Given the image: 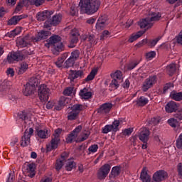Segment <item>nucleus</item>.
I'll use <instances>...</instances> for the list:
<instances>
[{"mask_svg":"<svg viewBox=\"0 0 182 182\" xmlns=\"http://www.w3.org/2000/svg\"><path fill=\"white\" fill-rule=\"evenodd\" d=\"M32 136H33V128L26 129L23 135L21 136L20 146H21V147H26L29 146V144H31V137H32Z\"/></svg>","mask_w":182,"mask_h":182,"instance_id":"4","label":"nucleus"},{"mask_svg":"<svg viewBox=\"0 0 182 182\" xmlns=\"http://www.w3.org/2000/svg\"><path fill=\"white\" fill-rule=\"evenodd\" d=\"M75 62H76L74 59L70 57L64 63L65 68H72L75 65Z\"/></svg>","mask_w":182,"mask_h":182,"instance_id":"51","label":"nucleus"},{"mask_svg":"<svg viewBox=\"0 0 182 182\" xmlns=\"http://www.w3.org/2000/svg\"><path fill=\"white\" fill-rule=\"evenodd\" d=\"M79 117V114L76 112H74V111H71L68 112L67 119L68 120H76Z\"/></svg>","mask_w":182,"mask_h":182,"instance_id":"43","label":"nucleus"},{"mask_svg":"<svg viewBox=\"0 0 182 182\" xmlns=\"http://www.w3.org/2000/svg\"><path fill=\"white\" fill-rule=\"evenodd\" d=\"M145 31H138L136 33H132L127 42H129V43H133V42H134L135 41H137V39H139V38H141V36H143V35H144Z\"/></svg>","mask_w":182,"mask_h":182,"instance_id":"25","label":"nucleus"},{"mask_svg":"<svg viewBox=\"0 0 182 182\" xmlns=\"http://www.w3.org/2000/svg\"><path fill=\"white\" fill-rule=\"evenodd\" d=\"M25 4H26V5H28V1H26V0H21L17 4V6L16 7V12H19L21 11V9H22V8H23V5H25Z\"/></svg>","mask_w":182,"mask_h":182,"instance_id":"46","label":"nucleus"},{"mask_svg":"<svg viewBox=\"0 0 182 182\" xmlns=\"http://www.w3.org/2000/svg\"><path fill=\"white\" fill-rule=\"evenodd\" d=\"M50 90L48 89V85L43 84L38 88V97L41 102H48L49 100V92Z\"/></svg>","mask_w":182,"mask_h":182,"instance_id":"5","label":"nucleus"},{"mask_svg":"<svg viewBox=\"0 0 182 182\" xmlns=\"http://www.w3.org/2000/svg\"><path fill=\"white\" fill-rule=\"evenodd\" d=\"M70 44L68 46V48H75L76 43L79 42V37L70 36Z\"/></svg>","mask_w":182,"mask_h":182,"instance_id":"40","label":"nucleus"},{"mask_svg":"<svg viewBox=\"0 0 182 182\" xmlns=\"http://www.w3.org/2000/svg\"><path fill=\"white\" fill-rule=\"evenodd\" d=\"M176 70L175 63L170 64L166 67V72L169 76H173L176 73Z\"/></svg>","mask_w":182,"mask_h":182,"instance_id":"33","label":"nucleus"},{"mask_svg":"<svg viewBox=\"0 0 182 182\" xmlns=\"http://www.w3.org/2000/svg\"><path fill=\"white\" fill-rule=\"evenodd\" d=\"M140 178L142 182H154L151 181V177L147 173V168L144 167L141 172Z\"/></svg>","mask_w":182,"mask_h":182,"instance_id":"21","label":"nucleus"},{"mask_svg":"<svg viewBox=\"0 0 182 182\" xmlns=\"http://www.w3.org/2000/svg\"><path fill=\"white\" fill-rule=\"evenodd\" d=\"M112 128V132H116L119 130V126H120V120H114L112 124H109Z\"/></svg>","mask_w":182,"mask_h":182,"instance_id":"48","label":"nucleus"},{"mask_svg":"<svg viewBox=\"0 0 182 182\" xmlns=\"http://www.w3.org/2000/svg\"><path fill=\"white\" fill-rule=\"evenodd\" d=\"M160 120H161V118H160V117H156L151 118V120L149 121V123L152 126H156V124H159L160 123Z\"/></svg>","mask_w":182,"mask_h":182,"instance_id":"50","label":"nucleus"},{"mask_svg":"<svg viewBox=\"0 0 182 182\" xmlns=\"http://www.w3.org/2000/svg\"><path fill=\"white\" fill-rule=\"evenodd\" d=\"M149 19L151 23L152 22H159V21H161L162 19L161 14L160 12H153L151 11L149 14Z\"/></svg>","mask_w":182,"mask_h":182,"instance_id":"22","label":"nucleus"},{"mask_svg":"<svg viewBox=\"0 0 182 182\" xmlns=\"http://www.w3.org/2000/svg\"><path fill=\"white\" fill-rule=\"evenodd\" d=\"M178 176L179 178H182V163H179L177 166Z\"/></svg>","mask_w":182,"mask_h":182,"instance_id":"64","label":"nucleus"},{"mask_svg":"<svg viewBox=\"0 0 182 182\" xmlns=\"http://www.w3.org/2000/svg\"><path fill=\"white\" fill-rule=\"evenodd\" d=\"M90 136V131H84L82 132L81 138H78V141H85V140H87L89 139V136Z\"/></svg>","mask_w":182,"mask_h":182,"instance_id":"44","label":"nucleus"},{"mask_svg":"<svg viewBox=\"0 0 182 182\" xmlns=\"http://www.w3.org/2000/svg\"><path fill=\"white\" fill-rule=\"evenodd\" d=\"M21 28H16L14 29L9 33H7L5 36L4 38L6 39H12V38H15L16 36V35H19V33H21Z\"/></svg>","mask_w":182,"mask_h":182,"instance_id":"30","label":"nucleus"},{"mask_svg":"<svg viewBox=\"0 0 182 182\" xmlns=\"http://www.w3.org/2000/svg\"><path fill=\"white\" fill-rule=\"evenodd\" d=\"M71 110L79 114V113L83 110V105L80 104L74 105L73 107H71Z\"/></svg>","mask_w":182,"mask_h":182,"instance_id":"38","label":"nucleus"},{"mask_svg":"<svg viewBox=\"0 0 182 182\" xmlns=\"http://www.w3.org/2000/svg\"><path fill=\"white\" fill-rule=\"evenodd\" d=\"M156 83H157V75L149 76L143 82V92H147V90H149V89H151V87H153V86H154Z\"/></svg>","mask_w":182,"mask_h":182,"instance_id":"7","label":"nucleus"},{"mask_svg":"<svg viewBox=\"0 0 182 182\" xmlns=\"http://www.w3.org/2000/svg\"><path fill=\"white\" fill-rule=\"evenodd\" d=\"M110 165L105 164L99 169L97 172V178L99 180H105L107 177L109 173H110Z\"/></svg>","mask_w":182,"mask_h":182,"instance_id":"10","label":"nucleus"},{"mask_svg":"<svg viewBox=\"0 0 182 182\" xmlns=\"http://www.w3.org/2000/svg\"><path fill=\"white\" fill-rule=\"evenodd\" d=\"M149 103V100L146 98L145 97H140L137 100H136V105L137 106H139L141 107H143V106H146Z\"/></svg>","mask_w":182,"mask_h":182,"instance_id":"35","label":"nucleus"},{"mask_svg":"<svg viewBox=\"0 0 182 182\" xmlns=\"http://www.w3.org/2000/svg\"><path fill=\"white\" fill-rule=\"evenodd\" d=\"M138 137L139 140L144 143L142 144V149H147V141H149V139L150 137V130L146 127L141 128L138 132Z\"/></svg>","mask_w":182,"mask_h":182,"instance_id":"3","label":"nucleus"},{"mask_svg":"<svg viewBox=\"0 0 182 182\" xmlns=\"http://www.w3.org/2000/svg\"><path fill=\"white\" fill-rule=\"evenodd\" d=\"M75 167H76L75 161L68 159L67 165L65 166V170H67V171H72Z\"/></svg>","mask_w":182,"mask_h":182,"instance_id":"39","label":"nucleus"},{"mask_svg":"<svg viewBox=\"0 0 182 182\" xmlns=\"http://www.w3.org/2000/svg\"><path fill=\"white\" fill-rule=\"evenodd\" d=\"M168 124H169L171 127H178V126H180V121L176 118H171L168 120Z\"/></svg>","mask_w":182,"mask_h":182,"instance_id":"37","label":"nucleus"},{"mask_svg":"<svg viewBox=\"0 0 182 182\" xmlns=\"http://www.w3.org/2000/svg\"><path fill=\"white\" fill-rule=\"evenodd\" d=\"M80 96L82 99L87 100L92 98V92H90L87 88H84L80 91Z\"/></svg>","mask_w":182,"mask_h":182,"instance_id":"26","label":"nucleus"},{"mask_svg":"<svg viewBox=\"0 0 182 182\" xmlns=\"http://www.w3.org/2000/svg\"><path fill=\"white\" fill-rule=\"evenodd\" d=\"M50 21H51L53 26H57L62 22V14H55Z\"/></svg>","mask_w":182,"mask_h":182,"instance_id":"29","label":"nucleus"},{"mask_svg":"<svg viewBox=\"0 0 182 182\" xmlns=\"http://www.w3.org/2000/svg\"><path fill=\"white\" fill-rule=\"evenodd\" d=\"M176 146L177 149H182V133L179 135L176 139Z\"/></svg>","mask_w":182,"mask_h":182,"instance_id":"55","label":"nucleus"},{"mask_svg":"<svg viewBox=\"0 0 182 182\" xmlns=\"http://www.w3.org/2000/svg\"><path fill=\"white\" fill-rule=\"evenodd\" d=\"M168 177V173L164 170H159L153 174L152 179L155 182L164 181Z\"/></svg>","mask_w":182,"mask_h":182,"instance_id":"11","label":"nucleus"},{"mask_svg":"<svg viewBox=\"0 0 182 182\" xmlns=\"http://www.w3.org/2000/svg\"><path fill=\"white\" fill-rule=\"evenodd\" d=\"M50 41V43L51 44L52 52L53 55L58 56L62 52V50H65V46L62 41V38L58 35L52 36L48 38Z\"/></svg>","mask_w":182,"mask_h":182,"instance_id":"2","label":"nucleus"},{"mask_svg":"<svg viewBox=\"0 0 182 182\" xmlns=\"http://www.w3.org/2000/svg\"><path fill=\"white\" fill-rule=\"evenodd\" d=\"M27 171L31 173L30 177H33L35 176V164H30L27 167Z\"/></svg>","mask_w":182,"mask_h":182,"instance_id":"49","label":"nucleus"},{"mask_svg":"<svg viewBox=\"0 0 182 182\" xmlns=\"http://www.w3.org/2000/svg\"><path fill=\"white\" fill-rule=\"evenodd\" d=\"M26 117H28V114L25 111H21L18 113L17 115V119L21 120V122H23L24 120H26Z\"/></svg>","mask_w":182,"mask_h":182,"instance_id":"47","label":"nucleus"},{"mask_svg":"<svg viewBox=\"0 0 182 182\" xmlns=\"http://www.w3.org/2000/svg\"><path fill=\"white\" fill-rule=\"evenodd\" d=\"M25 55L21 52L10 53L7 55V62L9 63H14V62H19V60H23Z\"/></svg>","mask_w":182,"mask_h":182,"instance_id":"9","label":"nucleus"},{"mask_svg":"<svg viewBox=\"0 0 182 182\" xmlns=\"http://www.w3.org/2000/svg\"><path fill=\"white\" fill-rule=\"evenodd\" d=\"M33 41L32 40V36L31 35H26L23 38H19L17 39L16 46L18 48H26V46H31Z\"/></svg>","mask_w":182,"mask_h":182,"instance_id":"8","label":"nucleus"},{"mask_svg":"<svg viewBox=\"0 0 182 182\" xmlns=\"http://www.w3.org/2000/svg\"><path fill=\"white\" fill-rule=\"evenodd\" d=\"M28 70V63H21L20 68H18V75H23Z\"/></svg>","mask_w":182,"mask_h":182,"instance_id":"41","label":"nucleus"},{"mask_svg":"<svg viewBox=\"0 0 182 182\" xmlns=\"http://www.w3.org/2000/svg\"><path fill=\"white\" fill-rule=\"evenodd\" d=\"M65 162L63 161H62L61 159H58L56 161V164H55V169L57 171L60 170V168H62V167H63V164Z\"/></svg>","mask_w":182,"mask_h":182,"instance_id":"57","label":"nucleus"},{"mask_svg":"<svg viewBox=\"0 0 182 182\" xmlns=\"http://www.w3.org/2000/svg\"><path fill=\"white\" fill-rule=\"evenodd\" d=\"M27 5H35L36 6H41L45 4V0H26Z\"/></svg>","mask_w":182,"mask_h":182,"instance_id":"36","label":"nucleus"},{"mask_svg":"<svg viewBox=\"0 0 182 182\" xmlns=\"http://www.w3.org/2000/svg\"><path fill=\"white\" fill-rule=\"evenodd\" d=\"M112 107H113V105L112 103H105L100 107L97 110V113L100 114H106L112 110Z\"/></svg>","mask_w":182,"mask_h":182,"instance_id":"15","label":"nucleus"},{"mask_svg":"<svg viewBox=\"0 0 182 182\" xmlns=\"http://www.w3.org/2000/svg\"><path fill=\"white\" fill-rule=\"evenodd\" d=\"M105 26H106V20L103 18V16H101L98 18L95 28L97 31H102Z\"/></svg>","mask_w":182,"mask_h":182,"instance_id":"27","label":"nucleus"},{"mask_svg":"<svg viewBox=\"0 0 182 182\" xmlns=\"http://www.w3.org/2000/svg\"><path fill=\"white\" fill-rule=\"evenodd\" d=\"M85 76V73L83 70H70V73L68 75V79L71 80V82H73L75 79H77V77H80L82 79Z\"/></svg>","mask_w":182,"mask_h":182,"instance_id":"13","label":"nucleus"},{"mask_svg":"<svg viewBox=\"0 0 182 182\" xmlns=\"http://www.w3.org/2000/svg\"><path fill=\"white\" fill-rule=\"evenodd\" d=\"M101 4L102 1L100 0H80L79 6L83 14L93 15V14H96L99 11Z\"/></svg>","mask_w":182,"mask_h":182,"instance_id":"1","label":"nucleus"},{"mask_svg":"<svg viewBox=\"0 0 182 182\" xmlns=\"http://www.w3.org/2000/svg\"><path fill=\"white\" fill-rule=\"evenodd\" d=\"M97 149H99V146H97V144H94L90 146L88 150L90 153H96V151H97Z\"/></svg>","mask_w":182,"mask_h":182,"instance_id":"63","label":"nucleus"},{"mask_svg":"<svg viewBox=\"0 0 182 182\" xmlns=\"http://www.w3.org/2000/svg\"><path fill=\"white\" fill-rule=\"evenodd\" d=\"M82 132V126L79 125L75 129L69 134L65 139L66 143H73V141H79L77 136H79V133Z\"/></svg>","mask_w":182,"mask_h":182,"instance_id":"6","label":"nucleus"},{"mask_svg":"<svg viewBox=\"0 0 182 182\" xmlns=\"http://www.w3.org/2000/svg\"><path fill=\"white\" fill-rule=\"evenodd\" d=\"M120 166H114L112 168L111 173H109V180H114L116 177L118 176H120V170H121Z\"/></svg>","mask_w":182,"mask_h":182,"instance_id":"24","label":"nucleus"},{"mask_svg":"<svg viewBox=\"0 0 182 182\" xmlns=\"http://www.w3.org/2000/svg\"><path fill=\"white\" fill-rule=\"evenodd\" d=\"M38 82L39 80H38V78L32 77L30 78L29 82L27 83V85H30V86H33L35 88H36Z\"/></svg>","mask_w":182,"mask_h":182,"instance_id":"45","label":"nucleus"},{"mask_svg":"<svg viewBox=\"0 0 182 182\" xmlns=\"http://www.w3.org/2000/svg\"><path fill=\"white\" fill-rule=\"evenodd\" d=\"M83 41H87L89 42L90 46H95V45H97L98 38L95 36L93 34L89 35H83L82 36Z\"/></svg>","mask_w":182,"mask_h":182,"instance_id":"18","label":"nucleus"},{"mask_svg":"<svg viewBox=\"0 0 182 182\" xmlns=\"http://www.w3.org/2000/svg\"><path fill=\"white\" fill-rule=\"evenodd\" d=\"M178 109V104L174 101H171L167 103L165 107V110L166 113H173L176 110Z\"/></svg>","mask_w":182,"mask_h":182,"instance_id":"16","label":"nucleus"},{"mask_svg":"<svg viewBox=\"0 0 182 182\" xmlns=\"http://www.w3.org/2000/svg\"><path fill=\"white\" fill-rule=\"evenodd\" d=\"M97 71L96 70H92L90 73L85 78V82H90V80H93L95 79V76H96Z\"/></svg>","mask_w":182,"mask_h":182,"instance_id":"52","label":"nucleus"},{"mask_svg":"<svg viewBox=\"0 0 182 182\" xmlns=\"http://www.w3.org/2000/svg\"><path fill=\"white\" fill-rule=\"evenodd\" d=\"M50 32L46 31H41L35 36H31L32 41L33 43H36L38 42H41V41H43V39H48V36H50Z\"/></svg>","mask_w":182,"mask_h":182,"instance_id":"12","label":"nucleus"},{"mask_svg":"<svg viewBox=\"0 0 182 182\" xmlns=\"http://www.w3.org/2000/svg\"><path fill=\"white\" fill-rule=\"evenodd\" d=\"M139 63H140V60H134L130 62L127 65L128 70H133V69H134V68H136Z\"/></svg>","mask_w":182,"mask_h":182,"instance_id":"42","label":"nucleus"},{"mask_svg":"<svg viewBox=\"0 0 182 182\" xmlns=\"http://www.w3.org/2000/svg\"><path fill=\"white\" fill-rule=\"evenodd\" d=\"M48 129H41L37 128L36 129V137H38V139H48Z\"/></svg>","mask_w":182,"mask_h":182,"instance_id":"23","label":"nucleus"},{"mask_svg":"<svg viewBox=\"0 0 182 182\" xmlns=\"http://www.w3.org/2000/svg\"><path fill=\"white\" fill-rule=\"evenodd\" d=\"M170 97L176 102H181L182 100V92H177L176 91H173L171 92Z\"/></svg>","mask_w":182,"mask_h":182,"instance_id":"32","label":"nucleus"},{"mask_svg":"<svg viewBox=\"0 0 182 182\" xmlns=\"http://www.w3.org/2000/svg\"><path fill=\"white\" fill-rule=\"evenodd\" d=\"M73 93V87H67L64 91H63V95L65 96H70Z\"/></svg>","mask_w":182,"mask_h":182,"instance_id":"60","label":"nucleus"},{"mask_svg":"<svg viewBox=\"0 0 182 182\" xmlns=\"http://www.w3.org/2000/svg\"><path fill=\"white\" fill-rule=\"evenodd\" d=\"M139 26L141 29H145V31H147V29L153 28V23H151L149 18H144L139 21Z\"/></svg>","mask_w":182,"mask_h":182,"instance_id":"17","label":"nucleus"},{"mask_svg":"<svg viewBox=\"0 0 182 182\" xmlns=\"http://www.w3.org/2000/svg\"><path fill=\"white\" fill-rule=\"evenodd\" d=\"M109 132H113L112 127L110 126V124L106 125L102 128V133L104 134H107V133H109Z\"/></svg>","mask_w":182,"mask_h":182,"instance_id":"56","label":"nucleus"},{"mask_svg":"<svg viewBox=\"0 0 182 182\" xmlns=\"http://www.w3.org/2000/svg\"><path fill=\"white\" fill-rule=\"evenodd\" d=\"M122 81H120L119 80L112 78V80L111 81L109 84V90H116V89H118L120 86V83H122Z\"/></svg>","mask_w":182,"mask_h":182,"instance_id":"31","label":"nucleus"},{"mask_svg":"<svg viewBox=\"0 0 182 182\" xmlns=\"http://www.w3.org/2000/svg\"><path fill=\"white\" fill-rule=\"evenodd\" d=\"M70 14L72 16H75L77 15V8L76 7V6L75 5L71 6L70 10Z\"/></svg>","mask_w":182,"mask_h":182,"instance_id":"58","label":"nucleus"},{"mask_svg":"<svg viewBox=\"0 0 182 182\" xmlns=\"http://www.w3.org/2000/svg\"><path fill=\"white\" fill-rule=\"evenodd\" d=\"M174 117L175 119H176V120H178L179 122H181L182 120V109H178L176 114H174Z\"/></svg>","mask_w":182,"mask_h":182,"instance_id":"59","label":"nucleus"},{"mask_svg":"<svg viewBox=\"0 0 182 182\" xmlns=\"http://www.w3.org/2000/svg\"><path fill=\"white\" fill-rule=\"evenodd\" d=\"M28 18V15L26 14H21L19 16H14L10 20L8 21V25H16L18 22L22 21V19H25Z\"/></svg>","mask_w":182,"mask_h":182,"instance_id":"20","label":"nucleus"},{"mask_svg":"<svg viewBox=\"0 0 182 182\" xmlns=\"http://www.w3.org/2000/svg\"><path fill=\"white\" fill-rule=\"evenodd\" d=\"M112 79H116L117 80H119L120 82H123V74L122 71L117 70L114 73L111 74Z\"/></svg>","mask_w":182,"mask_h":182,"instance_id":"34","label":"nucleus"},{"mask_svg":"<svg viewBox=\"0 0 182 182\" xmlns=\"http://www.w3.org/2000/svg\"><path fill=\"white\" fill-rule=\"evenodd\" d=\"M36 90L34 86L30 85L29 84H26L25 85V90H23V95L25 96H31L33 95V92Z\"/></svg>","mask_w":182,"mask_h":182,"instance_id":"28","label":"nucleus"},{"mask_svg":"<svg viewBox=\"0 0 182 182\" xmlns=\"http://www.w3.org/2000/svg\"><path fill=\"white\" fill-rule=\"evenodd\" d=\"M51 15H53V12L52 11L46 10L38 12L36 15V18L38 21H46L48 18H50Z\"/></svg>","mask_w":182,"mask_h":182,"instance_id":"14","label":"nucleus"},{"mask_svg":"<svg viewBox=\"0 0 182 182\" xmlns=\"http://www.w3.org/2000/svg\"><path fill=\"white\" fill-rule=\"evenodd\" d=\"M159 41H160V38H156L154 40H149L148 46L150 48H154V46L157 45V42H159Z\"/></svg>","mask_w":182,"mask_h":182,"instance_id":"54","label":"nucleus"},{"mask_svg":"<svg viewBox=\"0 0 182 182\" xmlns=\"http://www.w3.org/2000/svg\"><path fill=\"white\" fill-rule=\"evenodd\" d=\"M60 140L58 138L53 137L50 142L46 145L47 151H52V150L58 149V144H59Z\"/></svg>","mask_w":182,"mask_h":182,"instance_id":"19","label":"nucleus"},{"mask_svg":"<svg viewBox=\"0 0 182 182\" xmlns=\"http://www.w3.org/2000/svg\"><path fill=\"white\" fill-rule=\"evenodd\" d=\"M68 159H69V152H66V151L63 152L61 154V159L60 160L64 161V163H65V161H66V160H68Z\"/></svg>","mask_w":182,"mask_h":182,"instance_id":"62","label":"nucleus"},{"mask_svg":"<svg viewBox=\"0 0 182 182\" xmlns=\"http://www.w3.org/2000/svg\"><path fill=\"white\" fill-rule=\"evenodd\" d=\"M79 56H80V52L79 50H75L71 53V55L70 58H73L74 60H77L79 59Z\"/></svg>","mask_w":182,"mask_h":182,"instance_id":"53","label":"nucleus"},{"mask_svg":"<svg viewBox=\"0 0 182 182\" xmlns=\"http://www.w3.org/2000/svg\"><path fill=\"white\" fill-rule=\"evenodd\" d=\"M146 59H149V60L153 59V58H156V52L154 51H150L149 53H147L146 54Z\"/></svg>","mask_w":182,"mask_h":182,"instance_id":"61","label":"nucleus"}]
</instances>
